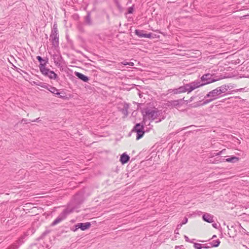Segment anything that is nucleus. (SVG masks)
Masks as SVG:
<instances>
[{"mask_svg":"<svg viewBox=\"0 0 249 249\" xmlns=\"http://www.w3.org/2000/svg\"><path fill=\"white\" fill-rule=\"evenodd\" d=\"M213 74L208 73L202 76L201 80H195L189 84H185L183 86H180L178 88L174 89H169L168 92L175 94H179L187 92L190 93L194 89L203 86L206 84H210L216 81V79L213 77Z\"/></svg>","mask_w":249,"mask_h":249,"instance_id":"nucleus-1","label":"nucleus"},{"mask_svg":"<svg viewBox=\"0 0 249 249\" xmlns=\"http://www.w3.org/2000/svg\"><path fill=\"white\" fill-rule=\"evenodd\" d=\"M229 89V86L224 85L209 92L205 96V100L201 105H203L208 104L209 103L223 96L224 95L226 94Z\"/></svg>","mask_w":249,"mask_h":249,"instance_id":"nucleus-2","label":"nucleus"},{"mask_svg":"<svg viewBox=\"0 0 249 249\" xmlns=\"http://www.w3.org/2000/svg\"><path fill=\"white\" fill-rule=\"evenodd\" d=\"M159 115V111L155 110L148 109L145 111V114H143L142 123L145 125L149 126V128H151L152 125H150V122L148 121H153L157 119Z\"/></svg>","mask_w":249,"mask_h":249,"instance_id":"nucleus-3","label":"nucleus"},{"mask_svg":"<svg viewBox=\"0 0 249 249\" xmlns=\"http://www.w3.org/2000/svg\"><path fill=\"white\" fill-rule=\"evenodd\" d=\"M50 40L52 43L53 46L55 48H57L59 46V35L58 34V30L57 25L54 24L50 35Z\"/></svg>","mask_w":249,"mask_h":249,"instance_id":"nucleus-4","label":"nucleus"},{"mask_svg":"<svg viewBox=\"0 0 249 249\" xmlns=\"http://www.w3.org/2000/svg\"><path fill=\"white\" fill-rule=\"evenodd\" d=\"M144 125H145L142 122L141 124H137L132 129V131H134L137 133L136 140H138L143 137L145 133Z\"/></svg>","mask_w":249,"mask_h":249,"instance_id":"nucleus-5","label":"nucleus"},{"mask_svg":"<svg viewBox=\"0 0 249 249\" xmlns=\"http://www.w3.org/2000/svg\"><path fill=\"white\" fill-rule=\"evenodd\" d=\"M72 211V210H70L68 208L64 210L62 212L58 215V216L53 222L51 225L54 226L59 223L66 217L68 214L71 213Z\"/></svg>","mask_w":249,"mask_h":249,"instance_id":"nucleus-6","label":"nucleus"},{"mask_svg":"<svg viewBox=\"0 0 249 249\" xmlns=\"http://www.w3.org/2000/svg\"><path fill=\"white\" fill-rule=\"evenodd\" d=\"M41 69V72L44 76H48L51 79H56L58 76L53 71L50 70L47 68H44L42 66Z\"/></svg>","mask_w":249,"mask_h":249,"instance_id":"nucleus-7","label":"nucleus"},{"mask_svg":"<svg viewBox=\"0 0 249 249\" xmlns=\"http://www.w3.org/2000/svg\"><path fill=\"white\" fill-rule=\"evenodd\" d=\"M27 235L26 233L22 235L15 243L8 247L6 249H18L23 243Z\"/></svg>","mask_w":249,"mask_h":249,"instance_id":"nucleus-8","label":"nucleus"},{"mask_svg":"<svg viewBox=\"0 0 249 249\" xmlns=\"http://www.w3.org/2000/svg\"><path fill=\"white\" fill-rule=\"evenodd\" d=\"M91 226L90 223H79L75 225L74 228L72 229L74 231H76L78 229H80L82 231H85L90 228Z\"/></svg>","mask_w":249,"mask_h":249,"instance_id":"nucleus-9","label":"nucleus"},{"mask_svg":"<svg viewBox=\"0 0 249 249\" xmlns=\"http://www.w3.org/2000/svg\"><path fill=\"white\" fill-rule=\"evenodd\" d=\"M53 58L54 63L57 67H62V64L63 60L62 56L60 54H54L53 56Z\"/></svg>","mask_w":249,"mask_h":249,"instance_id":"nucleus-10","label":"nucleus"},{"mask_svg":"<svg viewBox=\"0 0 249 249\" xmlns=\"http://www.w3.org/2000/svg\"><path fill=\"white\" fill-rule=\"evenodd\" d=\"M202 219L210 223H213V216L208 213H204L202 216Z\"/></svg>","mask_w":249,"mask_h":249,"instance_id":"nucleus-11","label":"nucleus"},{"mask_svg":"<svg viewBox=\"0 0 249 249\" xmlns=\"http://www.w3.org/2000/svg\"><path fill=\"white\" fill-rule=\"evenodd\" d=\"M36 59L40 62V64L39 65V68L40 71H41V69L42 68V67H41V66H42L44 68H46V65L48 62V58L43 59L41 56H37L36 57Z\"/></svg>","mask_w":249,"mask_h":249,"instance_id":"nucleus-12","label":"nucleus"},{"mask_svg":"<svg viewBox=\"0 0 249 249\" xmlns=\"http://www.w3.org/2000/svg\"><path fill=\"white\" fill-rule=\"evenodd\" d=\"M84 22L85 24L87 25L90 26L92 25V21L89 12H88L87 15L84 17Z\"/></svg>","mask_w":249,"mask_h":249,"instance_id":"nucleus-13","label":"nucleus"},{"mask_svg":"<svg viewBox=\"0 0 249 249\" xmlns=\"http://www.w3.org/2000/svg\"><path fill=\"white\" fill-rule=\"evenodd\" d=\"M75 75L80 80H82L83 81L85 82H87L89 78L88 76L85 75L84 74L80 73L79 72H75Z\"/></svg>","mask_w":249,"mask_h":249,"instance_id":"nucleus-14","label":"nucleus"},{"mask_svg":"<svg viewBox=\"0 0 249 249\" xmlns=\"http://www.w3.org/2000/svg\"><path fill=\"white\" fill-rule=\"evenodd\" d=\"M129 156L124 153L121 156L120 160L122 164H125L129 161Z\"/></svg>","mask_w":249,"mask_h":249,"instance_id":"nucleus-15","label":"nucleus"},{"mask_svg":"<svg viewBox=\"0 0 249 249\" xmlns=\"http://www.w3.org/2000/svg\"><path fill=\"white\" fill-rule=\"evenodd\" d=\"M170 105L173 107H178L181 105V100H174L170 102Z\"/></svg>","mask_w":249,"mask_h":249,"instance_id":"nucleus-16","label":"nucleus"},{"mask_svg":"<svg viewBox=\"0 0 249 249\" xmlns=\"http://www.w3.org/2000/svg\"><path fill=\"white\" fill-rule=\"evenodd\" d=\"M48 90H49L51 92L54 94H56L57 95H60V92H59L58 90L55 88V87L50 86V87L48 89Z\"/></svg>","mask_w":249,"mask_h":249,"instance_id":"nucleus-17","label":"nucleus"},{"mask_svg":"<svg viewBox=\"0 0 249 249\" xmlns=\"http://www.w3.org/2000/svg\"><path fill=\"white\" fill-rule=\"evenodd\" d=\"M239 160V158L235 156H232L225 159V161L229 162H235Z\"/></svg>","mask_w":249,"mask_h":249,"instance_id":"nucleus-18","label":"nucleus"},{"mask_svg":"<svg viewBox=\"0 0 249 249\" xmlns=\"http://www.w3.org/2000/svg\"><path fill=\"white\" fill-rule=\"evenodd\" d=\"M209 242L210 243V245H211V246L212 248L217 247L219 245V244L220 243V242L219 239H217L215 240H213L212 241Z\"/></svg>","mask_w":249,"mask_h":249,"instance_id":"nucleus-19","label":"nucleus"},{"mask_svg":"<svg viewBox=\"0 0 249 249\" xmlns=\"http://www.w3.org/2000/svg\"><path fill=\"white\" fill-rule=\"evenodd\" d=\"M144 31L143 30H135V33L139 37H144V35L145 33H143Z\"/></svg>","mask_w":249,"mask_h":249,"instance_id":"nucleus-20","label":"nucleus"},{"mask_svg":"<svg viewBox=\"0 0 249 249\" xmlns=\"http://www.w3.org/2000/svg\"><path fill=\"white\" fill-rule=\"evenodd\" d=\"M128 105L127 104L125 105L122 110V112L125 116H126L128 115Z\"/></svg>","mask_w":249,"mask_h":249,"instance_id":"nucleus-21","label":"nucleus"},{"mask_svg":"<svg viewBox=\"0 0 249 249\" xmlns=\"http://www.w3.org/2000/svg\"><path fill=\"white\" fill-rule=\"evenodd\" d=\"M194 247L196 249H202V244L200 243H195L194 244Z\"/></svg>","mask_w":249,"mask_h":249,"instance_id":"nucleus-22","label":"nucleus"},{"mask_svg":"<svg viewBox=\"0 0 249 249\" xmlns=\"http://www.w3.org/2000/svg\"><path fill=\"white\" fill-rule=\"evenodd\" d=\"M211 245H210V242L207 243V244H202V249H210V248H211Z\"/></svg>","mask_w":249,"mask_h":249,"instance_id":"nucleus-23","label":"nucleus"},{"mask_svg":"<svg viewBox=\"0 0 249 249\" xmlns=\"http://www.w3.org/2000/svg\"><path fill=\"white\" fill-rule=\"evenodd\" d=\"M134 11L133 6L129 7L127 9V13L132 14Z\"/></svg>","mask_w":249,"mask_h":249,"instance_id":"nucleus-24","label":"nucleus"},{"mask_svg":"<svg viewBox=\"0 0 249 249\" xmlns=\"http://www.w3.org/2000/svg\"><path fill=\"white\" fill-rule=\"evenodd\" d=\"M152 37V34L151 33L149 34H145L144 35V37L150 38Z\"/></svg>","mask_w":249,"mask_h":249,"instance_id":"nucleus-25","label":"nucleus"},{"mask_svg":"<svg viewBox=\"0 0 249 249\" xmlns=\"http://www.w3.org/2000/svg\"><path fill=\"white\" fill-rule=\"evenodd\" d=\"M184 238H185V240L186 242H190V243H193V241H191L189 237L186 236V235H184Z\"/></svg>","mask_w":249,"mask_h":249,"instance_id":"nucleus-26","label":"nucleus"},{"mask_svg":"<svg viewBox=\"0 0 249 249\" xmlns=\"http://www.w3.org/2000/svg\"><path fill=\"white\" fill-rule=\"evenodd\" d=\"M188 222V218L187 217H184L183 220L182 221V222L181 223L182 225H184L186 223H187Z\"/></svg>","mask_w":249,"mask_h":249,"instance_id":"nucleus-27","label":"nucleus"},{"mask_svg":"<svg viewBox=\"0 0 249 249\" xmlns=\"http://www.w3.org/2000/svg\"><path fill=\"white\" fill-rule=\"evenodd\" d=\"M182 225H183L181 223L178 224L177 226L176 230L175 231V232H176L177 231H178L179 229H180Z\"/></svg>","mask_w":249,"mask_h":249,"instance_id":"nucleus-28","label":"nucleus"},{"mask_svg":"<svg viewBox=\"0 0 249 249\" xmlns=\"http://www.w3.org/2000/svg\"><path fill=\"white\" fill-rule=\"evenodd\" d=\"M122 64L124 65H131V66L133 65V63H132V62L127 63L126 62H122Z\"/></svg>","mask_w":249,"mask_h":249,"instance_id":"nucleus-29","label":"nucleus"},{"mask_svg":"<svg viewBox=\"0 0 249 249\" xmlns=\"http://www.w3.org/2000/svg\"><path fill=\"white\" fill-rule=\"evenodd\" d=\"M21 122L24 123V124H27L29 122L27 121V120L25 119H23L22 120H21Z\"/></svg>","mask_w":249,"mask_h":249,"instance_id":"nucleus-30","label":"nucleus"},{"mask_svg":"<svg viewBox=\"0 0 249 249\" xmlns=\"http://www.w3.org/2000/svg\"><path fill=\"white\" fill-rule=\"evenodd\" d=\"M225 150V149L220 151L219 152L217 153L216 155H221L223 154L224 151Z\"/></svg>","mask_w":249,"mask_h":249,"instance_id":"nucleus-31","label":"nucleus"},{"mask_svg":"<svg viewBox=\"0 0 249 249\" xmlns=\"http://www.w3.org/2000/svg\"><path fill=\"white\" fill-rule=\"evenodd\" d=\"M213 227L215 228H217V225L216 223L213 224Z\"/></svg>","mask_w":249,"mask_h":249,"instance_id":"nucleus-32","label":"nucleus"},{"mask_svg":"<svg viewBox=\"0 0 249 249\" xmlns=\"http://www.w3.org/2000/svg\"><path fill=\"white\" fill-rule=\"evenodd\" d=\"M39 118H38L37 119H36V120H34L33 121H32V122H38L39 121Z\"/></svg>","mask_w":249,"mask_h":249,"instance_id":"nucleus-33","label":"nucleus"},{"mask_svg":"<svg viewBox=\"0 0 249 249\" xmlns=\"http://www.w3.org/2000/svg\"><path fill=\"white\" fill-rule=\"evenodd\" d=\"M216 235H214L213 236L212 239H214V238H216Z\"/></svg>","mask_w":249,"mask_h":249,"instance_id":"nucleus-34","label":"nucleus"},{"mask_svg":"<svg viewBox=\"0 0 249 249\" xmlns=\"http://www.w3.org/2000/svg\"><path fill=\"white\" fill-rule=\"evenodd\" d=\"M77 196V195H75L74 197L76 198Z\"/></svg>","mask_w":249,"mask_h":249,"instance_id":"nucleus-35","label":"nucleus"},{"mask_svg":"<svg viewBox=\"0 0 249 249\" xmlns=\"http://www.w3.org/2000/svg\"><path fill=\"white\" fill-rule=\"evenodd\" d=\"M176 233H178V231H177L176 232H175Z\"/></svg>","mask_w":249,"mask_h":249,"instance_id":"nucleus-36","label":"nucleus"}]
</instances>
